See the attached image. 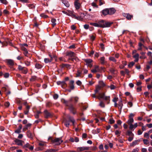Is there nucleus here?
I'll use <instances>...</instances> for the list:
<instances>
[{"label": "nucleus", "instance_id": "1", "mask_svg": "<svg viewBox=\"0 0 152 152\" xmlns=\"http://www.w3.org/2000/svg\"><path fill=\"white\" fill-rule=\"evenodd\" d=\"M66 56H69L71 57V58H69L68 60H71L72 61H74V60L77 61L78 59L76 56V54L73 52L67 51L66 53Z\"/></svg>", "mask_w": 152, "mask_h": 152}, {"label": "nucleus", "instance_id": "2", "mask_svg": "<svg viewBox=\"0 0 152 152\" xmlns=\"http://www.w3.org/2000/svg\"><path fill=\"white\" fill-rule=\"evenodd\" d=\"M69 119V121H66L64 123L65 125L67 127H68L69 125V122H71L72 123V125L74 126L75 125V120L73 117H71L70 116H68L67 117Z\"/></svg>", "mask_w": 152, "mask_h": 152}, {"label": "nucleus", "instance_id": "3", "mask_svg": "<svg viewBox=\"0 0 152 152\" xmlns=\"http://www.w3.org/2000/svg\"><path fill=\"white\" fill-rule=\"evenodd\" d=\"M104 68L103 67H99V66L98 65H95L94 69L91 70V72L93 73H96V72H100L103 70Z\"/></svg>", "mask_w": 152, "mask_h": 152}, {"label": "nucleus", "instance_id": "4", "mask_svg": "<svg viewBox=\"0 0 152 152\" xmlns=\"http://www.w3.org/2000/svg\"><path fill=\"white\" fill-rule=\"evenodd\" d=\"M52 142L53 143H55L56 145H59L63 142V140H62V137H60L52 139Z\"/></svg>", "mask_w": 152, "mask_h": 152}, {"label": "nucleus", "instance_id": "5", "mask_svg": "<svg viewBox=\"0 0 152 152\" xmlns=\"http://www.w3.org/2000/svg\"><path fill=\"white\" fill-rule=\"evenodd\" d=\"M18 69L24 74H26L28 72V69L27 68L23 67L20 65L18 66Z\"/></svg>", "mask_w": 152, "mask_h": 152}, {"label": "nucleus", "instance_id": "6", "mask_svg": "<svg viewBox=\"0 0 152 152\" xmlns=\"http://www.w3.org/2000/svg\"><path fill=\"white\" fill-rule=\"evenodd\" d=\"M80 16H76L75 14H72V17L75 19L79 20H82L83 19V17L84 15V13H81L80 14Z\"/></svg>", "mask_w": 152, "mask_h": 152}, {"label": "nucleus", "instance_id": "7", "mask_svg": "<svg viewBox=\"0 0 152 152\" xmlns=\"http://www.w3.org/2000/svg\"><path fill=\"white\" fill-rule=\"evenodd\" d=\"M44 113L45 118H48L52 116L51 113L47 110H45L44 111Z\"/></svg>", "mask_w": 152, "mask_h": 152}, {"label": "nucleus", "instance_id": "8", "mask_svg": "<svg viewBox=\"0 0 152 152\" xmlns=\"http://www.w3.org/2000/svg\"><path fill=\"white\" fill-rule=\"evenodd\" d=\"M23 148H28L30 150L32 151L34 149V146H31L28 143H27L23 146Z\"/></svg>", "mask_w": 152, "mask_h": 152}, {"label": "nucleus", "instance_id": "9", "mask_svg": "<svg viewBox=\"0 0 152 152\" xmlns=\"http://www.w3.org/2000/svg\"><path fill=\"white\" fill-rule=\"evenodd\" d=\"M14 141L15 144L18 145H23V141L18 139H15Z\"/></svg>", "mask_w": 152, "mask_h": 152}, {"label": "nucleus", "instance_id": "10", "mask_svg": "<svg viewBox=\"0 0 152 152\" xmlns=\"http://www.w3.org/2000/svg\"><path fill=\"white\" fill-rule=\"evenodd\" d=\"M123 15L124 17H126L127 19L128 20H131L133 17V16L129 13H123Z\"/></svg>", "mask_w": 152, "mask_h": 152}, {"label": "nucleus", "instance_id": "11", "mask_svg": "<svg viewBox=\"0 0 152 152\" xmlns=\"http://www.w3.org/2000/svg\"><path fill=\"white\" fill-rule=\"evenodd\" d=\"M74 81L73 80H71L69 81V85L70 88L71 90H73L74 88Z\"/></svg>", "mask_w": 152, "mask_h": 152}, {"label": "nucleus", "instance_id": "12", "mask_svg": "<svg viewBox=\"0 0 152 152\" xmlns=\"http://www.w3.org/2000/svg\"><path fill=\"white\" fill-rule=\"evenodd\" d=\"M118 107L119 110V111L121 112L123 106V104L121 100L119 101L118 104Z\"/></svg>", "mask_w": 152, "mask_h": 152}, {"label": "nucleus", "instance_id": "13", "mask_svg": "<svg viewBox=\"0 0 152 152\" xmlns=\"http://www.w3.org/2000/svg\"><path fill=\"white\" fill-rule=\"evenodd\" d=\"M6 62L7 63L8 65L11 66H12L14 64V61L12 59H7L6 60Z\"/></svg>", "mask_w": 152, "mask_h": 152}, {"label": "nucleus", "instance_id": "14", "mask_svg": "<svg viewBox=\"0 0 152 152\" xmlns=\"http://www.w3.org/2000/svg\"><path fill=\"white\" fill-rule=\"evenodd\" d=\"M27 135L28 138L31 139L33 138L34 136V134L31 133L29 130L27 132Z\"/></svg>", "mask_w": 152, "mask_h": 152}, {"label": "nucleus", "instance_id": "15", "mask_svg": "<svg viewBox=\"0 0 152 152\" xmlns=\"http://www.w3.org/2000/svg\"><path fill=\"white\" fill-rule=\"evenodd\" d=\"M112 23V22H106L104 21V28L110 27Z\"/></svg>", "mask_w": 152, "mask_h": 152}, {"label": "nucleus", "instance_id": "16", "mask_svg": "<svg viewBox=\"0 0 152 152\" xmlns=\"http://www.w3.org/2000/svg\"><path fill=\"white\" fill-rule=\"evenodd\" d=\"M108 11L109 15H110L114 14L115 12V10L113 8L108 9Z\"/></svg>", "mask_w": 152, "mask_h": 152}, {"label": "nucleus", "instance_id": "17", "mask_svg": "<svg viewBox=\"0 0 152 152\" xmlns=\"http://www.w3.org/2000/svg\"><path fill=\"white\" fill-rule=\"evenodd\" d=\"M104 20H102L98 22L99 27L104 28Z\"/></svg>", "mask_w": 152, "mask_h": 152}, {"label": "nucleus", "instance_id": "18", "mask_svg": "<svg viewBox=\"0 0 152 152\" xmlns=\"http://www.w3.org/2000/svg\"><path fill=\"white\" fill-rule=\"evenodd\" d=\"M100 63L102 65L106 63L105 60V58L104 56L101 57L99 59Z\"/></svg>", "mask_w": 152, "mask_h": 152}, {"label": "nucleus", "instance_id": "19", "mask_svg": "<svg viewBox=\"0 0 152 152\" xmlns=\"http://www.w3.org/2000/svg\"><path fill=\"white\" fill-rule=\"evenodd\" d=\"M22 50L24 51L23 54L26 56H28V51L24 47H21Z\"/></svg>", "mask_w": 152, "mask_h": 152}, {"label": "nucleus", "instance_id": "20", "mask_svg": "<svg viewBox=\"0 0 152 152\" xmlns=\"http://www.w3.org/2000/svg\"><path fill=\"white\" fill-rule=\"evenodd\" d=\"M74 5L76 9L78 10L80 9V4L77 1H75L74 3Z\"/></svg>", "mask_w": 152, "mask_h": 152}, {"label": "nucleus", "instance_id": "21", "mask_svg": "<svg viewBox=\"0 0 152 152\" xmlns=\"http://www.w3.org/2000/svg\"><path fill=\"white\" fill-rule=\"evenodd\" d=\"M31 126V124L30 123H28L26 125H25L23 129V131H26L28 129L30 128Z\"/></svg>", "mask_w": 152, "mask_h": 152}, {"label": "nucleus", "instance_id": "22", "mask_svg": "<svg viewBox=\"0 0 152 152\" xmlns=\"http://www.w3.org/2000/svg\"><path fill=\"white\" fill-rule=\"evenodd\" d=\"M133 57L135 59L134 61L135 62H137L139 60V54L138 53H136L133 56Z\"/></svg>", "mask_w": 152, "mask_h": 152}, {"label": "nucleus", "instance_id": "23", "mask_svg": "<svg viewBox=\"0 0 152 152\" xmlns=\"http://www.w3.org/2000/svg\"><path fill=\"white\" fill-rule=\"evenodd\" d=\"M77 149L79 150L80 151H82L85 150H88L89 147H78L77 148Z\"/></svg>", "mask_w": 152, "mask_h": 152}, {"label": "nucleus", "instance_id": "24", "mask_svg": "<svg viewBox=\"0 0 152 152\" xmlns=\"http://www.w3.org/2000/svg\"><path fill=\"white\" fill-rule=\"evenodd\" d=\"M140 141V140H135L132 142V143L130 144V145L131 146H134V145H135L137 144H138V142Z\"/></svg>", "mask_w": 152, "mask_h": 152}, {"label": "nucleus", "instance_id": "25", "mask_svg": "<svg viewBox=\"0 0 152 152\" xmlns=\"http://www.w3.org/2000/svg\"><path fill=\"white\" fill-rule=\"evenodd\" d=\"M140 54L142 55V56H140V58L144 59L146 58V57L145 55V52H142L140 53Z\"/></svg>", "mask_w": 152, "mask_h": 152}, {"label": "nucleus", "instance_id": "26", "mask_svg": "<svg viewBox=\"0 0 152 152\" xmlns=\"http://www.w3.org/2000/svg\"><path fill=\"white\" fill-rule=\"evenodd\" d=\"M102 13L104 15L109 14L108 9H105L104 10L102 11Z\"/></svg>", "mask_w": 152, "mask_h": 152}, {"label": "nucleus", "instance_id": "27", "mask_svg": "<svg viewBox=\"0 0 152 152\" xmlns=\"http://www.w3.org/2000/svg\"><path fill=\"white\" fill-rule=\"evenodd\" d=\"M30 108V107L28 105H26V109L24 111V113L25 114L27 115L28 113L29 109Z\"/></svg>", "mask_w": 152, "mask_h": 152}, {"label": "nucleus", "instance_id": "28", "mask_svg": "<svg viewBox=\"0 0 152 152\" xmlns=\"http://www.w3.org/2000/svg\"><path fill=\"white\" fill-rule=\"evenodd\" d=\"M69 110L71 112H72L73 114H75L76 113L75 109L72 106H71L69 108Z\"/></svg>", "mask_w": 152, "mask_h": 152}, {"label": "nucleus", "instance_id": "29", "mask_svg": "<svg viewBox=\"0 0 152 152\" xmlns=\"http://www.w3.org/2000/svg\"><path fill=\"white\" fill-rule=\"evenodd\" d=\"M85 61L86 63V64L88 66H89L90 64L92 62V60L90 59H86L85 60Z\"/></svg>", "mask_w": 152, "mask_h": 152}, {"label": "nucleus", "instance_id": "30", "mask_svg": "<svg viewBox=\"0 0 152 152\" xmlns=\"http://www.w3.org/2000/svg\"><path fill=\"white\" fill-rule=\"evenodd\" d=\"M110 71L112 74H115L117 72V70L115 68H110Z\"/></svg>", "mask_w": 152, "mask_h": 152}, {"label": "nucleus", "instance_id": "31", "mask_svg": "<svg viewBox=\"0 0 152 152\" xmlns=\"http://www.w3.org/2000/svg\"><path fill=\"white\" fill-rule=\"evenodd\" d=\"M42 67V66L39 63H36L35 64V67L38 69H41Z\"/></svg>", "mask_w": 152, "mask_h": 152}, {"label": "nucleus", "instance_id": "32", "mask_svg": "<svg viewBox=\"0 0 152 152\" xmlns=\"http://www.w3.org/2000/svg\"><path fill=\"white\" fill-rule=\"evenodd\" d=\"M104 96V93H99V94L98 98L99 99H103Z\"/></svg>", "mask_w": 152, "mask_h": 152}, {"label": "nucleus", "instance_id": "33", "mask_svg": "<svg viewBox=\"0 0 152 152\" xmlns=\"http://www.w3.org/2000/svg\"><path fill=\"white\" fill-rule=\"evenodd\" d=\"M134 121L133 118H129V119L127 121V123L129 125L132 124L134 122Z\"/></svg>", "mask_w": 152, "mask_h": 152}, {"label": "nucleus", "instance_id": "34", "mask_svg": "<svg viewBox=\"0 0 152 152\" xmlns=\"http://www.w3.org/2000/svg\"><path fill=\"white\" fill-rule=\"evenodd\" d=\"M61 86L63 88H65L67 86V85L65 81H61Z\"/></svg>", "mask_w": 152, "mask_h": 152}, {"label": "nucleus", "instance_id": "35", "mask_svg": "<svg viewBox=\"0 0 152 152\" xmlns=\"http://www.w3.org/2000/svg\"><path fill=\"white\" fill-rule=\"evenodd\" d=\"M139 47L138 48V50H141L142 49V47H144V46L141 42H139L138 44Z\"/></svg>", "mask_w": 152, "mask_h": 152}, {"label": "nucleus", "instance_id": "36", "mask_svg": "<svg viewBox=\"0 0 152 152\" xmlns=\"http://www.w3.org/2000/svg\"><path fill=\"white\" fill-rule=\"evenodd\" d=\"M41 113V112L39 111H37L34 115V116L36 118H38L39 117V115Z\"/></svg>", "mask_w": 152, "mask_h": 152}, {"label": "nucleus", "instance_id": "37", "mask_svg": "<svg viewBox=\"0 0 152 152\" xmlns=\"http://www.w3.org/2000/svg\"><path fill=\"white\" fill-rule=\"evenodd\" d=\"M56 20L54 18H52L51 20V22L52 23V25L53 27H54L56 25Z\"/></svg>", "mask_w": 152, "mask_h": 152}, {"label": "nucleus", "instance_id": "38", "mask_svg": "<svg viewBox=\"0 0 152 152\" xmlns=\"http://www.w3.org/2000/svg\"><path fill=\"white\" fill-rule=\"evenodd\" d=\"M61 67L64 68V67H66L67 68H70V65L69 64H63L61 65Z\"/></svg>", "mask_w": 152, "mask_h": 152}, {"label": "nucleus", "instance_id": "39", "mask_svg": "<svg viewBox=\"0 0 152 152\" xmlns=\"http://www.w3.org/2000/svg\"><path fill=\"white\" fill-rule=\"evenodd\" d=\"M152 53L150 51H149L147 55L149 56V59L150 60H152Z\"/></svg>", "mask_w": 152, "mask_h": 152}, {"label": "nucleus", "instance_id": "40", "mask_svg": "<svg viewBox=\"0 0 152 152\" xmlns=\"http://www.w3.org/2000/svg\"><path fill=\"white\" fill-rule=\"evenodd\" d=\"M58 150L57 149H48L45 152H55L57 151Z\"/></svg>", "mask_w": 152, "mask_h": 152}, {"label": "nucleus", "instance_id": "41", "mask_svg": "<svg viewBox=\"0 0 152 152\" xmlns=\"http://www.w3.org/2000/svg\"><path fill=\"white\" fill-rule=\"evenodd\" d=\"M121 133V131L119 130H116L115 131V134L117 137H118L120 136Z\"/></svg>", "mask_w": 152, "mask_h": 152}, {"label": "nucleus", "instance_id": "42", "mask_svg": "<svg viewBox=\"0 0 152 152\" xmlns=\"http://www.w3.org/2000/svg\"><path fill=\"white\" fill-rule=\"evenodd\" d=\"M37 79V77L35 76H32L30 79V81L31 82L35 81Z\"/></svg>", "mask_w": 152, "mask_h": 152}, {"label": "nucleus", "instance_id": "43", "mask_svg": "<svg viewBox=\"0 0 152 152\" xmlns=\"http://www.w3.org/2000/svg\"><path fill=\"white\" fill-rule=\"evenodd\" d=\"M129 129L131 130H134V125L133 124H129Z\"/></svg>", "mask_w": 152, "mask_h": 152}, {"label": "nucleus", "instance_id": "44", "mask_svg": "<svg viewBox=\"0 0 152 152\" xmlns=\"http://www.w3.org/2000/svg\"><path fill=\"white\" fill-rule=\"evenodd\" d=\"M127 134L130 136H134V134L132 132L130 131H128L127 132Z\"/></svg>", "mask_w": 152, "mask_h": 152}, {"label": "nucleus", "instance_id": "45", "mask_svg": "<svg viewBox=\"0 0 152 152\" xmlns=\"http://www.w3.org/2000/svg\"><path fill=\"white\" fill-rule=\"evenodd\" d=\"M109 59L110 60L112 61L115 62L116 61V60L113 57L110 56L109 57Z\"/></svg>", "mask_w": 152, "mask_h": 152}, {"label": "nucleus", "instance_id": "46", "mask_svg": "<svg viewBox=\"0 0 152 152\" xmlns=\"http://www.w3.org/2000/svg\"><path fill=\"white\" fill-rule=\"evenodd\" d=\"M82 72V71L80 70H77V73L76 74V77H80V74Z\"/></svg>", "mask_w": 152, "mask_h": 152}, {"label": "nucleus", "instance_id": "47", "mask_svg": "<svg viewBox=\"0 0 152 152\" xmlns=\"http://www.w3.org/2000/svg\"><path fill=\"white\" fill-rule=\"evenodd\" d=\"M63 3L66 7H69V4L68 1H63Z\"/></svg>", "mask_w": 152, "mask_h": 152}, {"label": "nucleus", "instance_id": "48", "mask_svg": "<svg viewBox=\"0 0 152 152\" xmlns=\"http://www.w3.org/2000/svg\"><path fill=\"white\" fill-rule=\"evenodd\" d=\"M99 86H101L102 87H104L105 86V83H104L103 81H99Z\"/></svg>", "mask_w": 152, "mask_h": 152}, {"label": "nucleus", "instance_id": "49", "mask_svg": "<svg viewBox=\"0 0 152 152\" xmlns=\"http://www.w3.org/2000/svg\"><path fill=\"white\" fill-rule=\"evenodd\" d=\"M102 87L99 86H97L96 87V89L95 90L96 92H97L101 89Z\"/></svg>", "mask_w": 152, "mask_h": 152}, {"label": "nucleus", "instance_id": "50", "mask_svg": "<svg viewBox=\"0 0 152 152\" xmlns=\"http://www.w3.org/2000/svg\"><path fill=\"white\" fill-rule=\"evenodd\" d=\"M143 142L144 144L146 145H149V142L147 139H143Z\"/></svg>", "mask_w": 152, "mask_h": 152}, {"label": "nucleus", "instance_id": "51", "mask_svg": "<svg viewBox=\"0 0 152 152\" xmlns=\"http://www.w3.org/2000/svg\"><path fill=\"white\" fill-rule=\"evenodd\" d=\"M103 99L106 101H109V102H108V104L109 103V101H110V96H104Z\"/></svg>", "mask_w": 152, "mask_h": 152}, {"label": "nucleus", "instance_id": "52", "mask_svg": "<svg viewBox=\"0 0 152 152\" xmlns=\"http://www.w3.org/2000/svg\"><path fill=\"white\" fill-rule=\"evenodd\" d=\"M151 68V66L149 65H147L146 67L144 69V70L145 71H148L149 69Z\"/></svg>", "mask_w": 152, "mask_h": 152}, {"label": "nucleus", "instance_id": "53", "mask_svg": "<svg viewBox=\"0 0 152 152\" xmlns=\"http://www.w3.org/2000/svg\"><path fill=\"white\" fill-rule=\"evenodd\" d=\"M0 1L1 3L5 5L7 4L8 3L7 1L6 0H1Z\"/></svg>", "mask_w": 152, "mask_h": 152}, {"label": "nucleus", "instance_id": "54", "mask_svg": "<svg viewBox=\"0 0 152 152\" xmlns=\"http://www.w3.org/2000/svg\"><path fill=\"white\" fill-rule=\"evenodd\" d=\"M90 25L95 27H99V26L98 22L96 23H91Z\"/></svg>", "mask_w": 152, "mask_h": 152}, {"label": "nucleus", "instance_id": "55", "mask_svg": "<svg viewBox=\"0 0 152 152\" xmlns=\"http://www.w3.org/2000/svg\"><path fill=\"white\" fill-rule=\"evenodd\" d=\"M24 62L26 65L27 66H29L30 65V61H24Z\"/></svg>", "mask_w": 152, "mask_h": 152}, {"label": "nucleus", "instance_id": "56", "mask_svg": "<svg viewBox=\"0 0 152 152\" xmlns=\"http://www.w3.org/2000/svg\"><path fill=\"white\" fill-rule=\"evenodd\" d=\"M52 61V59H49L48 58H45L44 59V61L45 63H48L51 62Z\"/></svg>", "mask_w": 152, "mask_h": 152}, {"label": "nucleus", "instance_id": "57", "mask_svg": "<svg viewBox=\"0 0 152 152\" xmlns=\"http://www.w3.org/2000/svg\"><path fill=\"white\" fill-rule=\"evenodd\" d=\"M134 63L132 62L130 63L128 65V67L129 68H131L134 65Z\"/></svg>", "mask_w": 152, "mask_h": 152}, {"label": "nucleus", "instance_id": "58", "mask_svg": "<svg viewBox=\"0 0 152 152\" xmlns=\"http://www.w3.org/2000/svg\"><path fill=\"white\" fill-rule=\"evenodd\" d=\"M108 88H110L111 90L114 89L116 88V87L113 85L111 84L110 86L108 87Z\"/></svg>", "mask_w": 152, "mask_h": 152}, {"label": "nucleus", "instance_id": "59", "mask_svg": "<svg viewBox=\"0 0 152 152\" xmlns=\"http://www.w3.org/2000/svg\"><path fill=\"white\" fill-rule=\"evenodd\" d=\"M28 6L31 9L33 8L34 7V4H29L28 5Z\"/></svg>", "mask_w": 152, "mask_h": 152}, {"label": "nucleus", "instance_id": "60", "mask_svg": "<svg viewBox=\"0 0 152 152\" xmlns=\"http://www.w3.org/2000/svg\"><path fill=\"white\" fill-rule=\"evenodd\" d=\"M76 83L77 85L79 86H81L82 84L81 82L79 80H77L76 82Z\"/></svg>", "mask_w": 152, "mask_h": 152}, {"label": "nucleus", "instance_id": "61", "mask_svg": "<svg viewBox=\"0 0 152 152\" xmlns=\"http://www.w3.org/2000/svg\"><path fill=\"white\" fill-rule=\"evenodd\" d=\"M144 137L147 138H149V134L148 133H145L144 134Z\"/></svg>", "mask_w": 152, "mask_h": 152}, {"label": "nucleus", "instance_id": "62", "mask_svg": "<svg viewBox=\"0 0 152 152\" xmlns=\"http://www.w3.org/2000/svg\"><path fill=\"white\" fill-rule=\"evenodd\" d=\"M99 105L100 106L102 107H104L105 106V105L104 103L102 101L100 102Z\"/></svg>", "mask_w": 152, "mask_h": 152}, {"label": "nucleus", "instance_id": "63", "mask_svg": "<svg viewBox=\"0 0 152 152\" xmlns=\"http://www.w3.org/2000/svg\"><path fill=\"white\" fill-rule=\"evenodd\" d=\"M40 16L41 17H43L44 18H47L48 17V15L45 14H41Z\"/></svg>", "mask_w": 152, "mask_h": 152}, {"label": "nucleus", "instance_id": "64", "mask_svg": "<svg viewBox=\"0 0 152 152\" xmlns=\"http://www.w3.org/2000/svg\"><path fill=\"white\" fill-rule=\"evenodd\" d=\"M3 12L5 15H8L9 14V12L7 10H4Z\"/></svg>", "mask_w": 152, "mask_h": 152}]
</instances>
